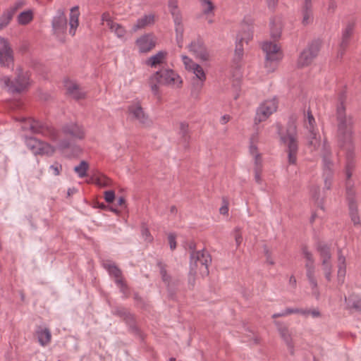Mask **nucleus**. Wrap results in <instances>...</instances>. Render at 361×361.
<instances>
[{"label": "nucleus", "mask_w": 361, "mask_h": 361, "mask_svg": "<svg viewBox=\"0 0 361 361\" xmlns=\"http://www.w3.org/2000/svg\"><path fill=\"white\" fill-rule=\"evenodd\" d=\"M1 82L11 93H19L24 91L29 85V75L27 73H24L18 70L17 77L11 81L8 77L4 76L1 78Z\"/></svg>", "instance_id": "8"}, {"label": "nucleus", "mask_w": 361, "mask_h": 361, "mask_svg": "<svg viewBox=\"0 0 361 361\" xmlns=\"http://www.w3.org/2000/svg\"><path fill=\"white\" fill-rule=\"evenodd\" d=\"M36 335L37 336L38 342L42 346H46L51 342V334L48 328L37 326L36 329Z\"/></svg>", "instance_id": "26"}, {"label": "nucleus", "mask_w": 361, "mask_h": 361, "mask_svg": "<svg viewBox=\"0 0 361 361\" xmlns=\"http://www.w3.org/2000/svg\"><path fill=\"white\" fill-rule=\"evenodd\" d=\"M300 13L303 25H310L313 22L314 15L312 0H302Z\"/></svg>", "instance_id": "22"}, {"label": "nucleus", "mask_w": 361, "mask_h": 361, "mask_svg": "<svg viewBox=\"0 0 361 361\" xmlns=\"http://www.w3.org/2000/svg\"><path fill=\"white\" fill-rule=\"evenodd\" d=\"M62 132L75 139L82 140L85 137V130L83 127L75 123H70L64 125L62 128Z\"/></svg>", "instance_id": "19"}, {"label": "nucleus", "mask_w": 361, "mask_h": 361, "mask_svg": "<svg viewBox=\"0 0 361 361\" xmlns=\"http://www.w3.org/2000/svg\"><path fill=\"white\" fill-rule=\"evenodd\" d=\"M169 7L170 8V12L173 16V22L175 21L176 16H178L179 17L180 19H182L181 14L179 10L178 9L176 0H169Z\"/></svg>", "instance_id": "41"}, {"label": "nucleus", "mask_w": 361, "mask_h": 361, "mask_svg": "<svg viewBox=\"0 0 361 361\" xmlns=\"http://www.w3.org/2000/svg\"><path fill=\"white\" fill-rule=\"evenodd\" d=\"M345 302L348 310H355L361 312V298L356 295H350L345 297Z\"/></svg>", "instance_id": "32"}, {"label": "nucleus", "mask_w": 361, "mask_h": 361, "mask_svg": "<svg viewBox=\"0 0 361 361\" xmlns=\"http://www.w3.org/2000/svg\"><path fill=\"white\" fill-rule=\"evenodd\" d=\"M262 49L266 54L267 67H268L269 63L278 62L282 59L280 47L275 43L264 42L262 44Z\"/></svg>", "instance_id": "13"}, {"label": "nucleus", "mask_w": 361, "mask_h": 361, "mask_svg": "<svg viewBox=\"0 0 361 361\" xmlns=\"http://www.w3.org/2000/svg\"><path fill=\"white\" fill-rule=\"evenodd\" d=\"M22 121H24V124L22 126L23 130H30L34 134L42 135V136L49 137L51 140H57V132L49 124L31 118H23Z\"/></svg>", "instance_id": "7"}, {"label": "nucleus", "mask_w": 361, "mask_h": 361, "mask_svg": "<svg viewBox=\"0 0 361 361\" xmlns=\"http://www.w3.org/2000/svg\"><path fill=\"white\" fill-rule=\"evenodd\" d=\"M104 267L109 271V274L114 279L121 276L122 271L114 264L110 262L104 263Z\"/></svg>", "instance_id": "37"}, {"label": "nucleus", "mask_w": 361, "mask_h": 361, "mask_svg": "<svg viewBox=\"0 0 361 361\" xmlns=\"http://www.w3.org/2000/svg\"><path fill=\"white\" fill-rule=\"evenodd\" d=\"M13 62V50L7 39L0 37V64L9 66Z\"/></svg>", "instance_id": "15"}, {"label": "nucleus", "mask_w": 361, "mask_h": 361, "mask_svg": "<svg viewBox=\"0 0 361 361\" xmlns=\"http://www.w3.org/2000/svg\"><path fill=\"white\" fill-rule=\"evenodd\" d=\"M92 182L102 188L108 187L110 185V179L105 176H99L96 178H92Z\"/></svg>", "instance_id": "42"}, {"label": "nucleus", "mask_w": 361, "mask_h": 361, "mask_svg": "<svg viewBox=\"0 0 361 361\" xmlns=\"http://www.w3.org/2000/svg\"><path fill=\"white\" fill-rule=\"evenodd\" d=\"M109 28L118 38L122 39L126 35V29L121 24H118L116 22L111 23Z\"/></svg>", "instance_id": "36"}, {"label": "nucleus", "mask_w": 361, "mask_h": 361, "mask_svg": "<svg viewBox=\"0 0 361 361\" xmlns=\"http://www.w3.org/2000/svg\"><path fill=\"white\" fill-rule=\"evenodd\" d=\"M182 60L185 65V68L188 71H190L192 68H194L193 65L197 64V63L193 62L192 60L187 56H182Z\"/></svg>", "instance_id": "50"}, {"label": "nucleus", "mask_w": 361, "mask_h": 361, "mask_svg": "<svg viewBox=\"0 0 361 361\" xmlns=\"http://www.w3.org/2000/svg\"><path fill=\"white\" fill-rule=\"evenodd\" d=\"M307 310V316L311 315L314 318L319 317L320 316V312L318 309L314 310Z\"/></svg>", "instance_id": "63"}, {"label": "nucleus", "mask_w": 361, "mask_h": 361, "mask_svg": "<svg viewBox=\"0 0 361 361\" xmlns=\"http://www.w3.org/2000/svg\"><path fill=\"white\" fill-rule=\"evenodd\" d=\"M254 157L255 168H259L261 169L262 168V159L260 154H256Z\"/></svg>", "instance_id": "60"}, {"label": "nucleus", "mask_w": 361, "mask_h": 361, "mask_svg": "<svg viewBox=\"0 0 361 361\" xmlns=\"http://www.w3.org/2000/svg\"><path fill=\"white\" fill-rule=\"evenodd\" d=\"M104 199L106 202L111 203L115 199V193L113 190H107L104 192Z\"/></svg>", "instance_id": "55"}, {"label": "nucleus", "mask_w": 361, "mask_h": 361, "mask_svg": "<svg viewBox=\"0 0 361 361\" xmlns=\"http://www.w3.org/2000/svg\"><path fill=\"white\" fill-rule=\"evenodd\" d=\"M324 277L327 281H331L333 267H322Z\"/></svg>", "instance_id": "54"}, {"label": "nucleus", "mask_w": 361, "mask_h": 361, "mask_svg": "<svg viewBox=\"0 0 361 361\" xmlns=\"http://www.w3.org/2000/svg\"><path fill=\"white\" fill-rule=\"evenodd\" d=\"M243 32H240L238 34L236 39L239 42L243 43H247L250 40L252 39V30L250 26L247 25L243 28Z\"/></svg>", "instance_id": "34"}, {"label": "nucleus", "mask_w": 361, "mask_h": 361, "mask_svg": "<svg viewBox=\"0 0 361 361\" xmlns=\"http://www.w3.org/2000/svg\"><path fill=\"white\" fill-rule=\"evenodd\" d=\"M337 268L338 283L342 285L344 283L346 274V260L341 249L338 250Z\"/></svg>", "instance_id": "24"}, {"label": "nucleus", "mask_w": 361, "mask_h": 361, "mask_svg": "<svg viewBox=\"0 0 361 361\" xmlns=\"http://www.w3.org/2000/svg\"><path fill=\"white\" fill-rule=\"evenodd\" d=\"M281 27L280 25H276L274 23H271V36L274 39H277L281 37Z\"/></svg>", "instance_id": "46"}, {"label": "nucleus", "mask_w": 361, "mask_h": 361, "mask_svg": "<svg viewBox=\"0 0 361 361\" xmlns=\"http://www.w3.org/2000/svg\"><path fill=\"white\" fill-rule=\"evenodd\" d=\"M114 281L117 286L120 288L121 291L124 294L126 295L128 293V287L126 283H125L123 276H120L118 278L114 279Z\"/></svg>", "instance_id": "47"}, {"label": "nucleus", "mask_w": 361, "mask_h": 361, "mask_svg": "<svg viewBox=\"0 0 361 361\" xmlns=\"http://www.w3.org/2000/svg\"><path fill=\"white\" fill-rule=\"evenodd\" d=\"M278 108V103L275 98L262 102L256 110L255 124L266 121Z\"/></svg>", "instance_id": "9"}, {"label": "nucleus", "mask_w": 361, "mask_h": 361, "mask_svg": "<svg viewBox=\"0 0 361 361\" xmlns=\"http://www.w3.org/2000/svg\"><path fill=\"white\" fill-rule=\"evenodd\" d=\"M354 195L355 193L353 195L351 194L349 197L347 195V199L348 200V206L351 221L353 222L355 226H357L360 224V220L357 214L356 203L353 200Z\"/></svg>", "instance_id": "30"}, {"label": "nucleus", "mask_w": 361, "mask_h": 361, "mask_svg": "<svg viewBox=\"0 0 361 361\" xmlns=\"http://www.w3.org/2000/svg\"><path fill=\"white\" fill-rule=\"evenodd\" d=\"M319 49L320 42L319 41H313L311 42L300 54L298 59V66L299 67H305L311 64L318 55Z\"/></svg>", "instance_id": "10"}, {"label": "nucleus", "mask_w": 361, "mask_h": 361, "mask_svg": "<svg viewBox=\"0 0 361 361\" xmlns=\"http://www.w3.org/2000/svg\"><path fill=\"white\" fill-rule=\"evenodd\" d=\"M80 11L79 7L75 6L71 9L69 14V34L74 36L79 25Z\"/></svg>", "instance_id": "25"}, {"label": "nucleus", "mask_w": 361, "mask_h": 361, "mask_svg": "<svg viewBox=\"0 0 361 361\" xmlns=\"http://www.w3.org/2000/svg\"><path fill=\"white\" fill-rule=\"evenodd\" d=\"M202 8V12L204 14H209L212 12L214 6L210 0H200Z\"/></svg>", "instance_id": "45"}, {"label": "nucleus", "mask_w": 361, "mask_h": 361, "mask_svg": "<svg viewBox=\"0 0 361 361\" xmlns=\"http://www.w3.org/2000/svg\"><path fill=\"white\" fill-rule=\"evenodd\" d=\"M149 86L154 95L159 94V85L180 87L182 80L180 76L171 69H161L154 73L149 78Z\"/></svg>", "instance_id": "5"}, {"label": "nucleus", "mask_w": 361, "mask_h": 361, "mask_svg": "<svg viewBox=\"0 0 361 361\" xmlns=\"http://www.w3.org/2000/svg\"><path fill=\"white\" fill-rule=\"evenodd\" d=\"M211 262L212 257L207 251L192 250L190 257L189 283L194 285L195 276L197 274L202 277L207 276L209 274V264Z\"/></svg>", "instance_id": "4"}, {"label": "nucleus", "mask_w": 361, "mask_h": 361, "mask_svg": "<svg viewBox=\"0 0 361 361\" xmlns=\"http://www.w3.org/2000/svg\"><path fill=\"white\" fill-rule=\"evenodd\" d=\"M112 313L125 319L130 317V314L129 313V312L126 308L122 307H114L112 310Z\"/></svg>", "instance_id": "43"}, {"label": "nucleus", "mask_w": 361, "mask_h": 361, "mask_svg": "<svg viewBox=\"0 0 361 361\" xmlns=\"http://www.w3.org/2000/svg\"><path fill=\"white\" fill-rule=\"evenodd\" d=\"M268 8L274 10L277 4L278 0H266Z\"/></svg>", "instance_id": "64"}, {"label": "nucleus", "mask_w": 361, "mask_h": 361, "mask_svg": "<svg viewBox=\"0 0 361 361\" xmlns=\"http://www.w3.org/2000/svg\"><path fill=\"white\" fill-rule=\"evenodd\" d=\"M51 27L54 35L57 37H60L66 32L67 18L63 8H59L56 11L51 20Z\"/></svg>", "instance_id": "12"}, {"label": "nucleus", "mask_w": 361, "mask_h": 361, "mask_svg": "<svg viewBox=\"0 0 361 361\" xmlns=\"http://www.w3.org/2000/svg\"><path fill=\"white\" fill-rule=\"evenodd\" d=\"M255 180L257 183H262L261 169L259 168L255 169Z\"/></svg>", "instance_id": "62"}, {"label": "nucleus", "mask_w": 361, "mask_h": 361, "mask_svg": "<svg viewBox=\"0 0 361 361\" xmlns=\"http://www.w3.org/2000/svg\"><path fill=\"white\" fill-rule=\"evenodd\" d=\"M25 4V2L23 1H18L13 5H11L6 10L9 11L13 16L15 15L16 11L20 9L23 5Z\"/></svg>", "instance_id": "49"}, {"label": "nucleus", "mask_w": 361, "mask_h": 361, "mask_svg": "<svg viewBox=\"0 0 361 361\" xmlns=\"http://www.w3.org/2000/svg\"><path fill=\"white\" fill-rule=\"evenodd\" d=\"M49 169L53 171L54 175L59 176L62 171V166L58 163L51 165Z\"/></svg>", "instance_id": "56"}, {"label": "nucleus", "mask_w": 361, "mask_h": 361, "mask_svg": "<svg viewBox=\"0 0 361 361\" xmlns=\"http://www.w3.org/2000/svg\"><path fill=\"white\" fill-rule=\"evenodd\" d=\"M64 86L67 94L75 99H80L85 97V92L75 82L66 80Z\"/></svg>", "instance_id": "23"}, {"label": "nucleus", "mask_w": 361, "mask_h": 361, "mask_svg": "<svg viewBox=\"0 0 361 361\" xmlns=\"http://www.w3.org/2000/svg\"><path fill=\"white\" fill-rule=\"evenodd\" d=\"M322 267H333L331 263V247L324 242L319 241L316 244Z\"/></svg>", "instance_id": "16"}, {"label": "nucleus", "mask_w": 361, "mask_h": 361, "mask_svg": "<svg viewBox=\"0 0 361 361\" xmlns=\"http://www.w3.org/2000/svg\"><path fill=\"white\" fill-rule=\"evenodd\" d=\"M167 53L164 51H159L156 54L148 58L145 64L152 68H156L158 65L164 63L166 58Z\"/></svg>", "instance_id": "29"}, {"label": "nucleus", "mask_w": 361, "mask_h": 361, "mask_svg": "<svg viewBox=\"0 0 361 361\" xmlns=\"http://www.w3.org/2000/svg\"><path fill=\"white\" fill-rule=\"evenodd\" d=\"M345 98L344 92L339 95V104L336 107L337 118V137L338 145L341 149L345 150V175L346 178V194L348 197L354 194L353 184L350 178L355 168L354 159V147L353 144V118L345 114V107L343 105Z\"/></svg>", "instance_id": "1"}, {"label": "nucleus", "mask_w": 361, "mask_h": 361, "mask_svg": "<svg viewBox=\"0 0 361 361\" xmlns=\"http://www.w3.org/2000/svg\"><path fill=\"white\" fill-rule=\"evenodd\" d=\"M157 267L159 268L160 274L161 276L162 280L167 284H169L170 281V276L167 274V271L166 269V265L161 261L157 262Z\"/></svg>", "instance_id": "44"}, {"label": "nucleus", "mask_w": 361, "mask_h": 361, "mask_svg": "<svg viewBox=\"0 0 361 361\" xmlns=\"http://www.w3.org/2000/svg\"><path fill=\"white\" fill-rule=\"evenodd\" d=\"M243 56V43L236 39L235 49L233 60L235 63L240 61Z\"/></svg>", "instance_id": "40"}, {"label": "nucleus", "mask_w": 361, "mask_h": 361, "mask_svg": "<svg viewBox=\"0 0 361 361\" xmlns=\"http://www.w3.org/2000/svg\"><path fill=\"white\" fill-rule=\"evenodd\" d=\"M70 147H71V142L67 140H62L59 143V147L61 149H68Z\"/></svg>", "instance_id": "61"}, {"label": "nucleus", "mask_w": 361, "mask_h": 361, "mask_svg": "<svg viewBox=\"0 0 361 361\" xmlns=\"http://www.w3.org/2000/svg\"><path fill=\"white\" fill-rule=\"evenodd\" d=\"M189 51L192 52L197 58L202 61H207L209 54L203 42L201 39L192 41L188 46Z\"/></svg>", "instance_id": "20"}, {"label": "nucleus", "mask_w": 361, "mask_h": 361, "mask_svg": "<svg viewBox=\"0 0 361 361\" xmlns=\"http://www.w3.org/2000/svg\"><path fill=\"white\" fill-rule=\"evenodd\" d=\"M278 134L281 141L287 146L288 162L290 164L296 163L298 145L297 142V126L293 120L289 121L286 133L283 131L281 124L276 125Z\"/></svg>", "instance_id": "3"}, {"label": "nucleus", "mask_w": 361, "mask_h": 361, "mask_svg": "<svg viewBox=\"0 0 361 361\" xmlns=\"http://www.w3.org/2000/svg\"><path fill=\"white\" fill-rule=\"evenodd\" d=\"M291 314H300L305 317H307V309H300V308H291L288 307L286 310L281 311V312L275 313L272 315V318H278L281 317H286Z\"/></svg>", "instance_id": "33"}, {"label": "nucleus", "mask_w": 361, "mask_h": 361, "mask_svg": "<svg viewBox=\"0 0 361 361\" xmlns=\"http://www.w3.org/2000/svg\"><path fill=\"white\" fill-rule=\"evenodd\" d=\"M25 143L26 146L35 155L37 154H47L51 155L54 153V149L47 142H41L39 140L34 137H25Z\"/></svg>", "instance_id": "11"}, {"label": "nucleus", "mask_w": 361, "mask_h": 361, "mask_svg": "<svg viewBox=\"0 0 361 361\" xmlns=\"http://www.w3.org/2000/svg\"><path fill=\"white\" fill-rule=\"evenodd\" d=\"M302 255L305 259L306 276L312 289V293L317 299L319 297L317 279L316 277L315 260L311 251L305 245L302 247Z\"/></svg>", "instance_id": "6"}, {"label": "nucleus", "mask_w": 361, "mask_h": 361, "mask_svg": "<svg viewBox=\"0 0 361 361\" xmlns=\"http://www.w3.org/2000/svg\"><path fill=\"white\" fill-rule=\"evenodd\" d=\"M353 24H348L346 26L345 29L343 30L342 34V39L340 44V50L338 51V56H340L341 58L343 56L344 50L345 47L348 46L349 38L353 33Z\"/></svg>", "instance_id": "28"}, {"label": "nucleus", "mask_w": 361, "mask_h": 361, "mask_svg": "<svg viewBox=\"0 0 361 361\" xmlns=\"http://www.w3.org/2000/svg\"><path fill=\"white\" fill-rule=\"evenodd\" d=\"M128 111L133 118L143 126H148L150 125V119L148 116L145 114L143 109L138 102L129 106Z\"/></svg>", "instance_id": "17"}, {"label": "nucleus", "mask_w": 361, "mask_h": 361, "mask_svg": "<svg viewBox=\"0 0 361 361\" xmlns=\"http://www.w3.org/2000/svg\"><path fill=\"white\" fill-rule=\"evenodd\" d=\"M136 44L141 53H146L152 49L156 45L155 37L152 34H146L136 40Z\"/></svg>", "instance_id": "21"}, {"label": "nucleus", "mask_w": 361, "mask_h": 361, "mask_svg": "<svg viewBox=\"0 0 361 361\" xmlns=\"http://www.w3.org/2000/svg\"><path fill=\"white\" fill-rule=\"evenodd\" d=\"M180 135L184 138L185 140H187L188 133V124L185 122H181L180 123Z\"/></svg>", "instance_id": "51"}, {"label": "nucleus", "mask_w": 361, "mask_h": 361, "mask_svg": "<svg viewBox=\"0 0 361 361\" xmlns=\"http://www.w3.org/2000/svg\"><path fill=\"white\" fill-rule=\"evenodd\" d=\"M193 66L194 68H192L190 71L195 75L192 82L193 89L191 91V94L195 97H197L206 80V74L202 67L199 64L193 65Z\"/></svg>", "instance_id": "14"}, {"label": "nucleus", "mask_w": 361, "mask_h": 361, "mask_svg": "<svg viewBox=\"0 0 361 361\" xmlns=\"http://www.w3.org/2000/svg\"><path fill=\"white\" fill-rule=\"evenodd\" d=\"M154 18L155 16L152 13L145 15L137 20L136 23L132 27L133 30L135 32L147 26L153 25L155 21Z\"/></svg>", "instance_id": "27"}, {"label": "nucleus", "mask_w": 361, "mask_h": 361, "mask_svg": "<svg viewBox=\"0 0 361 361\" xmlns=\"http://www.w3.org/2000/svg\"><path fill=\"white\" fill-rule=\"evenodd\" d=\"M257 140V133L253 135L250 138V152L252 156H255L256 154H259L257 152V147L254 144Z\"/></svg>", "instance_id": "48"}, {"label": "nucleus", "mask_w": 361, "mask_h": 361, "mask_svg": "<svg viewBox=\"0 0 361 361\" xmlns=\"http://www.w3.org/2000/svg\"><path fill=\"white\" fill-rule=\"evenodd\" d=\"M89 165L87 161H82L80 164L74 167V171L78 174L80 178L86 176Z\"/></svg>", "instance_id": "39"}, {"label": "nucleus", "mask_w": 361, "mask_h": 361, "mask_svg": "<svg viewBox=\"0 0 361 361\" xmlns=\"http://www.w3.org/2000/svg\"><path fill=\"white\" fill-rule=\"evenodd\" d=\"M275 325L277 327V330L279 334L286 343L290 353L293 355L294 353V345L292 341L291 333L290 332L288 326L283 322L276 321L274 322Z\"/></svg>", "instance_id": "18"}, {"label": "nucleus", "mask_w": 361, "mask_h": 361, "mask_svg": "<svg viewBox=\"0 0 361 361\" xmlns=\"http://www.w3.org/2000/svg\"><path fill=\"white\" fill-rule=\"evenodd\" d=\"M32 19L33 12L31 10L23 11L17 17L18 23L22 25H27Z\"/></svg>", "instance_id": "35"}, {"label": "nucleus", "mask_w": 361, "mask_h": 361, "mask_svg": "<svg viewBox=\"0 0 361 361\" xmlns=\"http://www.w3.org/2000/svg\"><path fill=\"white\" fill-rule=\"evenodd\" d=\"M233 234H234V238H235V241L236 243V246L238 247V246H240V245L241 244V243L243 241V236L240 231V228H235V229L234 230Z\"/></svg>", "instance_id": "52"}, {"label": "nucleus", "mask_w": 361, "mask_h": 361, "mask_svg": "<svg viewBox=\"0 0 361 361\" xmlns=\"http://www.w3.org/2000/svg\"><path fill=\"white\" fill-rule=\"evenodd\" d=\"M102 20L103 23H106L108 27H109L111 23H114V21L111 19L110 14L108 13H104L102 14Z\"/></svg>", "instance_id": "57"}, {"label": "nucleus", "mask_w": 361, "mask_h": 361, "mask_svg": "<svg viewBox=\"0 0 361 361\" xmlns=\"http://www.w3.org/2000/svg\"><path fill=\"white\" fill-rule=\"evenodd\" d=\"M13 16L7 10L0 16V30L6 27L12 20Z\"/></svg>", "instance_id": "38"}, {"label": "nucleus", "mask_w": 361, "mask_h": 361, "mask_svg": "<svg viewBox=\"0 0 361 361\" xmlns=\"http://www.w3.org/2000/svg\"><path fill=\"white\" fill-rule=\"evenodd\" d=\"M303 126L305 129V137L308 149L312 151H317L320 147L321 154L323 162V169L324 177L325 188L329 190L331 188V180L333 177V166L331 161V152L329 144L324 140L322 145L321 143V136L318 128L316 125L315 119L310 111H307L304 116Z\"/></svg>", "instance_id": "2"}, {"label": "nucleus", "mask_w": 361, "mask_h": 361, "mask_svg": "<svg viewBox=\"0 0 361 361\" xmlns=\"http://www.w3.org/2000/svg\"><path fill=\"white\" fill-rule=\"evenodd\" d=\"M141 233H142V235L143 238L145 239V240L148 241V242H151L152 240V237L148 228L147 227H145V226H143L142 227Z\"/></svg>", "instance_id": "53"}, {"label": "nucleus", "mask_w": 361, "mask_h": 361, "mask_svg": "<svg viewBox=\"0 0 361 361\" xmlns=\"http://www.w3.org/2000/svg\"><path fill=\"white\" fill-rule=\"evenodd\" d=\"M336 3L334 0H329L328 3L327 11L329 13H333L336 8Z\"/></svg>", "instance_id": "59"}, {"label": "nucleus", "mask_w": 361, "mask_h": 361, "mask_svg": "<svg viewBox=\"0 0 361 361\" xmlns=\"http://www.w3.org/2000/svg\"><path fill=\"white\" fill-rule=\"evenodd\" d=\"M170 248L173 250L176 247V236L173 233H170L168 236Z\"/></svg>", "instance_id": "58"}, {"label": "nucleus", "mask_w": 361, "mask_h": 361, "mask_svg": "<svg viewBox=\"0 0 361 361\" xmlns=\"http://www.w3.org/2000/svg\"><path fill=\"white\" fill-rule=\"evenodd\" d=\"M176 40L178 46L181 48L183 43L184 27L183 20L176 16L175 21Z\"/></svg>", "instance_id": "31"}]
</instances>
